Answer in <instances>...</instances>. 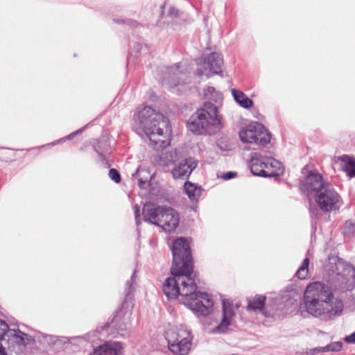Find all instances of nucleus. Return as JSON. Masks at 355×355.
Masks as SVG:
<instances>
[{
  "label": "nucleus",
  "mask_w": 355,
  "mask_h": 355,
  "mask_svg": "<svg viewBox=\"0 0 355 355\" xmlns=\"http://www.w3.org/2000/svg\"><path fill=\"white\" fill-rule=\"evenodd\" d=\"M132 128L139 135L144 133L150 146L155 150L170 144L171 128L168 119L150 107L146 106L133 115Z\"/></svg>",
  "instance_id": "3"
},
{
  "label": "nucleus",
  "mask_w": 355,
  "mask_h": 355,
  "mask_svg": "<svg viewBox=\"0 0 355 355\" xmlns=\"http://www.w3.org/2000/svg\"><path fill=\"white\" fill-rule=\"evenodd\" d=\"M187 128L196 135H212L216 132L221 128L218 107L211 102H205L203 106L189 118Z\"/></svg>",
  "instance_id": "4"
},
{
  "label": "nucleus",
  "mask_w": 355,
  "mask_h": 355,
  "mask_svg": "<svg viewBox=\"0 0 355 355\" xmlns=\"http://www.w3.org/2000/svg\"><path fill=\"white\" fill-rule=\"evenodd\" d=\"M136 270L132 275L131 278L126 283L125 293L126 299L121 305V309L116 312L111 322L107 325V329H110L114 336L118 335L124 336L128 334V330L130 325L132 310L133 306L128 298L132 292V284L136 282Z\"/></svg>",
  "instance_id": "6"
},
{
  "label": "nucleus",
  "mask_w": 355,
  "mask_h": 355,
  "mask_svg": "<svg viewBox=\"0 0 355 355\" xmlns=\"http://www.w3.org/2000/svg\"><path fill=\"white\" fill-rule=\"evenodd\" d=\"M168 349L173 354L186 355L191 345V331L184 325L170 328L166 331Z\"/></svg>",
  "instance_id": "7"
},
{
  "label": "nucleus",
  "mask_w": 355,
  "mask_h": 355,
  "mask_svg": "<svg viewBox=\"0 0 355 355\" xmlns=\"http://www.w3.org/2000/svg\"><path fill=\"white\" fill-rule=\"evenodd\" d=\"M187 75L180 70V66L178 64H175L171 67H166L164 74L162 78V84L166 85L169 87H172L184 83V78Z\"/></svg>",
  "instance_id": "14"
},
{
  "label": "nucleus",
  "mask_w": 355,
  "mask_h": 355,
  "mask_svg": "<svg viewBox=\"0 0 355 355\" xmlns=\"http://www.w3.org/2000/svg\"><path fill=\"white\" fill-rule=\"evenodd\" d=\"M321 349V347H316V348H314L312 352H313V354H316V353H319V352H324L322 350H318Z\"/></svg>",
  "instance_id": "37"
},
{
  "label": "nucleus",
  "mask_w": 355,
  "mask_h": 355,
  "mask_svg": "<svg viewBox=\"0 0 355 355\" xmlns=\"http://www.w3.org/2000/svg\"><path fill=\"white\" fill-rule=\"evenodd\" d=\"M310 212H311V215L314 214V211L311 208L310 209Z\"/></svg>",
  "instance_id": "39"
},
{
  "label": "nucleus",
  "mask_w": 355,
  "mask_h": 355,
  "mask_svg": "<svg viewBox=\"0 0 355 355\" xmlns=\"http://www.w3.org/2000/svg\"><path fill=\"white\" fill-rule=\"evenodd\" d=\"M197 162L193 158H186L180 163L175 164L171 170L174 179H187L191 172L196 168Z\"/></svg>",
  "instance_id": "13"
},
{
  "label": "nucleus",
  "mask_w": 355,
  "mask_h": 355,
  "mask_svg": "<svg viewBox=\"0 0 355 355\" xmlns=\"http://www.w3.org/2000/svg\"><path fill=\"white\" fill-rule=\"evenodd\" d=\"M168 14L171 17H176L178 15V10L175 8H171Z\"/></svg>",
  "instance_id": "33"
},
{
  "label": "nucleus",
  "mask_w": 355,
  "mask_h": 355,
  "mask_svg": "<svg viewBox=\"0 0 355 355\" xmlns=\"http://www.w3.org/2000/svg\"><path fill=\"white\" fill-rule=\"evenodd\" d=\"M266 171L270 173H266V177H273L280 175L284 171L282 164L272 157L266 156Z\"/></svg>",
  "instance_id": "20"
},
{
  "label": "nucleus",
  "mask_w": 355,
  "mask_h": 355,
  "mask_svg": "<svg viewBox=\"0 0 355 355\" xmlns=\"http://www.w3.org/2000/svg\"><path fill=\"white\" fill-rule=\"evenodd\" d=\"M345 236L351 237L355 235V222L347 220L342 228Z\"/></svg>",
  "instance_id": "26"
},
{
  "label": "nucleus",
  "mask_w": 355,
  "mask_h": 355,
  "mask_svg": "<svg viewBox=\"0 0 355 355\" xmlns=\"http://www.w3.org/2000/svg\"><path fill=\"white\" fill-rule=\"evenodd\" d=\"M82 132V130H78V131H77V132H76L71 133V134H70V135H69L66 139H71V138H73V137L76 134H78V132Z\"/></svg>",
  "instance_id": "36"
},
{
  "label": "nucleus",
  "mask_w": 355,
  "mask_h": 355,
  "mask_svg": "<svg viewBox=\"0 0 355 355\" xmlns=\"http://www.w3.org/2000/svg\"><path fill=\"white\" fill-rule=\"evenodd\" d=\"M171 250L172 277L164 282V293L168 299L183 297V304L198 317L209 315L213 310L214 301L207 293L196 291L197 284L191 276L193 265L187 239L181 237L174 241Z\"/></svg>",
  "instance_id": "1"
},
{
  "label": "nucleus",
  "mask_w": 355,
  "mask_h": 355,
  "mask_svg": "<svg viewBox=\"0 0 355 355\" xmlns=\"http://www.w3.org/2000/svg\"><path fill=\"white\" fill-rule=\"evenodd\" d=\"M109 177L116 183H119L121 181V175L119 171L115 168H111L110 170Z\"/></svg>",
  "instance_id": "29"
},
{
  "label": "nucleus",
  "mask_w": 355,
  "mask_h": 355,
  "mask_svg": "<svg viewBox=\"0 0 355 355\" xmlns=\"http://www.w3.org/2000/svg\"><path fill=\"white\" fill-rule=\"evenodd\" d=\"M232 94L235 101L242 107L249 109L253 106V101L249 98L243 92L232 89Z\"/></svg>",
  "instance_id": "21"
},
{
  "label": "nucleus",
  "mask_w": 355,
  "mask_h": 355,
  "mask_svg": "<svg viewBox=\"0 0 355 355\" xmlns=\"http://www.w3.org/2000/svg\"><path fill=\"white\" fill-rule=\"evenodd\" d=\"M309 259L305 258L296 272V276L300 279H304L309 275Z\"/></svg>",
  "instance_id": "25"
},
{
  "label": "nucleus",
  "mask_w": 355,
  "mask_h": 355,
  "mask_svg": "<svg viewBox=\"0 0 355 355\" xmlns=\"http://www.w3.org/2000/svg\"><path fill=\"white\" fill-rule=\"evenodd\" d=\"M121 349L119 342L107 343L96 348L90 355H119Z\"/></svg>",
  "instance_id": "18"
},
{
  "label": "nucleus",
  "mask_w": 355,
  "mask_h": 355,
  "mask_svg": "<svg viewBox=\"0 0 355 355\" xmlns=\"http://www.w3.org/2000/svg\"><path fill=\"white\" fill-rule=\"evenodd\" d=\"M315 200L320 208L324 211L338 209L342 205L340 196L330 184H327L322 189L321 191L317 194Z\"/></svg>",
  "instance_id": "9"
},
{
  "label": "nucleus",
  "mask_w": 355,
  "mask_h": 355,
  "mask_svg": "<svg viewBox=\"0 0 355 355\" xmlns=\"http://www.w3.org/2000/svg\"><path fill=\"white\" fill-rule=\"evenodd\" d=\"M234 316L235 311L232 306L223 301V312L220 318L216 320V324L212 328L209 329V332L211 334L226 333L228 331L230 326L232 324Z\"/></svg>",
  "instance_id": "11"
},
{
  "label": "nucleus",
  "mask_w": 355,
  "mask_h": 355,
  "mask_svg": "<svg viewBox=\"0 0 355 355\" xmlns=\"http://www.w3.org/2000/svg\"><path fill=\"white\" fill-rule=\"evenodd\" d=\"M179 160V155L175 149H167L159 155L157 163L162 166H167L175 164Z\"/></svg>",
  "instance_id": "19"
},
{
  "label": "nucleus",
  "mask_w": 355,
  "mask_h": 355,
  "mask_svg": "<svg viewBox=\"0 0 355 355\" xmlns=\"http://www.w3.org/2000/svg\"><path fill=\"white\" fill-rule=\"evenodd\" d=\"M147 183V181L146 180H144L142 178H139V186L140 187H144V186Z\"/></svg>",
  "instance_id": "34"
},
{
  "label": "nucleus",
  "mask_w": 355,
  "mask_h": 355,
  "mask_svg": "<svg viewBox=\"0 0 355 355\" xmlns=\"http://www.w3.org/2000/svg\"><path fill=\"white\" fill-rule=\"evenodd\" d=\"M184 191L188 198L192 202H197L201 196L202 189L191 182H186L184 183Z\"/></svg>",
  "instance_id": "22"
},
{
  "label": "nucleus",
  "mask_w": 355,
  "mask_h": 355,
  "mask_svg": "<svg viewBox=\"0 0 355 355\" xmlns=\"http://www.w3.org/2000/svg\"><path fill=\"white\" fill-rule=\"evenodd\" d=\"M143 216L145 221L159 226L167 232L175 231L179 224L178 214L168 207L145 204Z\"/></svg>",
  "instance_id": "5"
},
{
  "label": "nucleus",
  "mask_w": 355,
  "mask_h": 355,
  "mask_svg": "<svg viewBox=\"0 0 355 355\" xmlns=\"http://www.w3.org/2000/svg\"><path fill=\"white\" fill-rule=\"evenodd\" d=\"M327 184L320 174L311 173L305 180L304 187L307 191H315L318 194Z\"/></svg>",
  "instance_id": "17"
},
{
  "label": "nucleus",
  "mask_w": 355,
  "mask_h": 355,
  "mask_svg": "<svg viewBox=\"0 0 355 355\" xmlns=\"http://www.w3.org/2000/svg\"><path fill=\"white\" fill-rule=\"evenodd\" d=\"M266 156L260 153L254 152L251 154L250 170L253 175L266 177V173H270L266 171Z\"/></svg>",
  "instance_id": "15"
},
{
  "label": "nucleus",
  "mask_w": 355,
  "mask_h": 355,
  "mask_svg": "<svg viewBox=\"0 0 355 355\" xmlns=\"http://www.w3.org/2000/svg\"><path fill=\"white\" fill-rule=\"evenodd\" d=\"M197 64V75L205 76L209 78L211 74H218L222 72L223 60L222 55L218 53H212L207 56L198 59Z\"/></svg>",
  "instance_id": "10"
},
{
  "label": "nucleus",
  "mask_w": 355,
  "mask_h": 355,
  "mask_svg": "<svg viewBox=\"0 0 355 355\" xmlns=\"http://www.w3.org/2000/svg\"><path fill=\"white\" fill-rule=\"evenodd\" d=\"M339 159L344 164L343 169L349 177H355V162L348 155H343Z\"/></svg>",
  "instance_id": "23"
},
{
  "label": "nucleus",
  "mask_w": 355,
  "mask_h": 355,
  "mask_svg": "<svg viewBox=\"0 0 355 355\" xmlns=\"http://www.w3.org/2000/svg\"><path fill=\"white\" fill-rule=\"evenodd\" d=\"M204 94L207 98L215 102L220 101L223 97L222 94L219 92H217L213 87H208L206 88L204 91Z\"/></svg>",
  "instance_id": "24"
},
{
  "label": "nucleus",
  "mask_w": 355,
  "mask_h": 355,
  "mask_svg": "<svg viewBox=\"0 0 355 355\" xmlns=\"http://www.w3.org/2000/svg\"><path fill=\"white\" fill-rule=\"evenodd\" d=\"M139 207L137 205H135L134 207V212L135 216V222L137 226L141 224V220L139 219Z\"/></svg>",
  "instance_id": "30"
},
{
  "label": "nucleus",
  "mask_w": 355,
  "mask_h": 355,
  "mask_svg": "<svg viewBox=\"0 0 355 355\" xmlns=\"http://www.w3.org/2000/svg\"><path fill=\"white\" fill-rule=\"evenodd\" d=\"M65 139H64V138H63V139H60V140H58V141H55V142L52 143V144H51V145H53V146H54V145H55V144H57L60 143L61 141H64V140H65Z\"/></svg>",
  "instance_id": "38"
},
{
  "label": "nucleus",
  "mask_w": 355,
  "mask_h": 355,
  "mask_svg": "<svg viewBox=\"0 0 355 355\" xmlns=\"http://www.w3.org/2000/svg\"><path fill=\"white\" fill-rule=\"evenodd\" d=\"M325 270L332 275L331 286L321 282L309 284L304 293V305L309 314L327 321L343 312V303L334 293L351 288L349 282L355 276V268L337 256H329Z\"/></svg>",
  "instance_id": "2"
},
{
  "label": "nucleus",
  "mask_w": 355,
  "mask_h": 355,
  "mask_svg": "<svg viewBox=\"0 0 355 355\" xmlns=\"http://www.w3.org/2000/svg\"><path fill=\"white\" fill-rule=\"evenodd\" d=\"M343 347V344L340 342L332 343L325 347H322L319 350L323 352H339Z\"/></svg>",
  "instance_id": "27"
},
{
  "label": "nucleus",
  "mask_w": 355,
  "mask_h": 355,
  "mask_svg": "<svg viewBox=\"0 0 355 355\" xmlns=\"http://www.w3.org/2000/svg\"><path fill=\"white\" fill-rule=\"evenodd\" d=\"M7 347L15 350L16 347H25L33 341L32 336L22 332L19 329H10L7 331L6 340Z\"/></svg>",
  "instance_id": "12"
},
{
  "label": "nucleus",
  "mask_w": 355,
  "mask_h": 355,
  "mask_svg": "<svg viewBox=\"0 0 355 355\" xmlns=\"http://www.w3.org/2000/svg\"><path fill=\"white\" fill-rule=\"evenodd\" d=\"M345 340L347 343H355V331L352 333V334L346 336L345 338Z\"/></svg>",
  "instance_id": "31"
},
{
  "label": "nucleus",
  "mask_w": 355,
  "mask_h": 355,
  "mask_svg": "<svg viewBox=\"0 0 355 355\" xmlns=\"http://www.w3.org/2000/svg\"><path fill=\"white\" fill-rule=\"evenodd\" d=\"M6 347H4L2 344H0V355H6Z\"/></svg>",
  "instance_id": "35"
},
{
  "label": "nucleus",
  "mask_w": 355,
  "mask_h": 355,
  "mask_svg": "<svg viewBox=\"0 0 355 355\" xmlns=\"http://www.w3.org/2000/svg\"><path fill=\"white\" fill-rule=\"evenodd\" d=\"M236 175V173L230 171V172H227V173H224L222 178L224 180H230V179L233 178L234 177H235Z\"/></svg>",
  "instance_id": "32"
},
{
  "label": "nucleus",
  "mask_w": 355,
  "mask_h": 355,
  "mask_svg": "<svg viewBox=\"0 0 355 355\" xmlns=\"http://www.w3.org/2000/svg\"><path fill=\"white\" fill-rule=\"evenodd\" d=\"M9 329L8 324L0 319V340H6L7 331Z\"/></svg>",
  "instance_id": "28"
},
{
  "label": "nucleus",
  "mask_w": 355,
  "mask_h": 355,
  "mask_svg": "<svg viewBox=\"0 0 355 355\" xmlns=\"http://www.w3.org/2000/svg\"><path fill=\"white\" fill-rule=\"evenodd\" d=\"M266 297L256 295L254 298L248 300L247 310L261 313L266 317H272L275 312L273 309L267 310L268 304L265 306Z\"/></svg>",
  "instance_id": "16"
},
{
  "label": "nucleus",
  "mask_w": 355,
  "mask_h": 355,
  "mask_svg": "<svg viewBox=\"0 0 355 355\" xmlns=\"http://www.w3.org/2000/svg\"><path fill=\"white\" fill-rule=\"evenodd\" d=\"M239 137L244 143L264 146L270 142V135L263 125L259 123H253L243 128L239 132Z\"/></svg>",
  "instance_id": "8"
}]
</instances>
